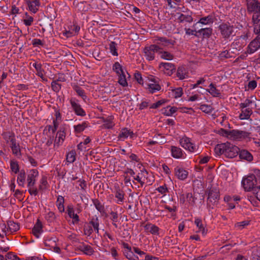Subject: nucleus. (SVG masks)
Segmentation results:
<instances>
[{"label": "nucleus", "mask_w": 260, "mask_h": 260, "mask_svg": "<svg viewBox=\"0 0 260 260\" xmlns=\"http://www.w3.org/2000/svg\"><path fill=\"white\" fill-rule=\"evenodd\" d=\"M214 151L218 155L224 154L226 157L232 158L238 155L239 148L230 143L226 142L217 144L214 148Z\"/></svg>", "instance_id": "1"}, {"label": "nucleus", "mask_w": 260, "mask_h": 260, "mask_svg": "<svg viewBox=\"0 0 260 260\" xmlns=\"http://www.w3.org/2000/svg\"><path fill=\"white\" fill-rule=\"evenodd\" d=\"M219 134L229 139L239 141L250 139L251 134L249 132L239 129L228 130L223 128L219 130Z\"/></svg>", "instance_id": "2"}, {"label": "nucleus", "mask_w": 260, "mask_h": 260, "mask_svg": "<svg viewBox=\"0 0 260 260\" xmlns=\"http://www.w3.org/2000/svg\"><path fill=\"white\" fill-rule=\"evenodd\" d=\"M220 36L224 40H231L236 36L235 28L228 22H222L217 27Z\"/></svg>", "instance_id": "3"}, {"label": "nucleus", "mask_w": 260, "mask_h": 260, "mask_svg": "<svg viewBox=\"0 0 260 260\" xmlns=\"http://www.w3.org/2000/svg\"><path fill=\"white\" fill-rule=\"evenodd\" d=\"M179 144L183 148L190 152L200 153L198 147L192 142L190 138L186 136H184L180 139Z\"/></svg>", "instance_id": "4"}, {"label": "nucleus", "mask_w": 260, "mask_h": 260, "mask_svg": "<svg viewBox=\"0 0 260 260\" xmlns=\"http://www.w3.org/2000/svg\"><path fill=\"white\" fill-rule=\"evenodd\" d=\"M161 48L157 45H150L145 46L143 49V53L145 58L148 61L153 60L155 59V54L159 52Z\"/></svg>", "instance_id": "5"}, {"label": "nucleus", "mask_w": 260, "mask_h": 260, "mask_svg": "<svg viewBox=\"0 0 260 260\" xmlns=\"http://www.w3.org/2000/svg\"><path fill=\"white\" fill-rule=\"evenodd\" d=\"M257 181L254 174H249L247 177L243 178L242 184L244 189L247 191L253 190L254 186L256 184Z\"/></svg>", "instance_id": "6"}, {"label": "nucleus", "mask_w": 260, "mask_h": 260, "mask_svg": "<svg viewBox=\"0 0 260 260\" xmlns=\"http://www.w3.org/2000/svg\"><path fill=\"white\" fill-rule=\"evenodd\" d=\"M247 12L253 14H260V2L257 0H246Z\"/></svg>", "instance_id": "7"}, {"label": "nucleus", "mask_w": 260, "mask_h": 260, "mask_svg": "<svg viewBox=\"0 0 260 260\" xmlns=\"http://www.w3.org/2000/svg\"><path fill=\"white\" fill-rule=\"evenodd\" d=\"M9 134V139L11 142L10 147L12 149V151L13 154L16 156H21V149L20 145L18 143H16V140L15 137V135L13 133Z\"/></svg>", "instance_id": "8"}, {"label": "nucleus", "mask_w": 260, "mask_h": 260, "mask_svg": "<svg viewBox=\"0 0 260 260\" xmlns=\"http://www.w3.org/2000/svg\"><path fill=\"white\" fill-rule=\"evenodd\" d=\"M70 104L73 110L77 115L82 117L86 115L85 111L78 103L77 100L75 99H72L70 100Z\"/></svg>", "instance_id": "9"}, {"label": "nucleus", "mask_w": 260, "mask_h": 260, "mask_svg": "<svg viewBox=\"0 0 260 260\" xmlns=\"http://www.w3.org/2000/svg\"><path fill=\"white\" fill-rule=\"evenodd\" d=\"M159 67L165 74L168 76H171L176 70L175 65L169 62H160Z\"/></svg>", "instance_id": "10"}, {"label": "nucleus", "mask_w": 260, "mask_h": 260, "mask_svg": "<svg viewBox=\"0 0 260 260\" xmlns=\"http://www.w3.org/2000/svg\"><path fill=\"white\" fill-rule=\"evenodd\" d=\"M219 200V192L216 188H211L208 193L207 201L215 204Z\"/></svg>", "instance_id": "11"}, {"label": "nucleus", "mask_w": 260, "mask_h": 260, "mask_svg": "<svg viewBox=\"0 0 260 260\" xmlns=\"http://www.w3.org/2000/svg\"><path fill=\"white\" fill-rule=\"evenodd\" d=\"M39 172L36 169L30 170L27 176V187H33L36 183V178L38 176Z\"/></svg>", "instance_id": "12"}, {"label": "nucleus", "mask_w": 260, "mask_h": 260, "mask_svg": "<svg viewBox=\"0 0 260 260\" xmlns=\"http://www.w3.org/2000/svg\"><path fill=\"white\" fill-rule=\"evenodd\" d=\"M66 138V133L64 128H60L56 133V137L54 140V147H59L63 142Z\"/></svg>", "instance_id": "13"}, {"label": "nucleus", "mask_w": 260, "mask_h": 260, "mask_svg": "<svg viewBox=\"0 0 260 260\" xmlns=\"http://www.w3.org/2000/svg\"><path fill=\"white\" fill-rule=\"evenodd\" d=\"M260 48V33L253 41H252L248 46V52L249 53H253Z\"/></svg>", "instance_id": "14"}, {"label": "nucleus", "mask_w": 260, "mask_h": 260, "mask_svg": "<svg viewBox=\"0 0 260 260\" xmlns=\"http://www.w3.org/2000/svg\"><path fill=\"white\" fill-rule=\"evenodd\" d=\"M180 202L184 204L186 202L190 206H193L195 204V199L190 192L181 194L180 196Z\"/></svg>", "instance_id": "15"}, {"label": "nucleus", "mask_w": 260, "mask_h": 260, "mask_svg": "<svg viewBox=\"0 0 260 260\" xmlns=\"http://www.w3.org/2000/svg\"><path fill=\"white\" fill-rule=\"evenodd\" d=\"M43 232V225L41 220L37 219L31 230V233L37 238H39L41 234Z\"/></svg>", "instance_id": "16"}, {"label": "nucleus", "mask_w": 260, "mask_h": 260, "mask_svg": "<svg viewBox=\"0 0 260 260\" xmlns=\"http://www.w3.org/2000/svg\"><path fill=\"white\" fill-rule=\"evenodd\" d=\"M26 4L29 11L33 13H36L40 6V0H26Z\"/></svg>", "instance_id": "17"}, {"label": "nucleus", "mask_w": 260, "mask_h": 260, "mask_svg": "<svg viewBox=\"0 0 260 260\" xmlns=\"http://www.w3.org/2000/svg\"><path fill=\"white\" fill-rule=\"evenodd\" d=\"M174 173L175 176L180 180L186 179L188 175V172L186 170L178 166L174 169Z\"/></svg>", "instance_id": "18"}, {"label": "nucleus", "mask_w": 260, "mask_h": 260, "mask_svg": "<svg viewBox=\"0 0 260 260\" xmlns=\"http://www.w3.org/2000/svg\"><path fill=\"white\" fill-rule=\"evenodd\" d=\"M170 151L172 156L175 158L180 159L184 157L185 153L180 147L171 146Z\"/></svg>", "instance_id": "19"}, {"label": "nucleus", "mask_w": 260, "mask_h": 260, "mask_svg": "<svg viewBox=\"0 0 260 260\" xmlns=\"http://www.w3.org/2000/svg\"><path fill=\"white\" fill-rule=\"evenodd\" d=\"M252 20L254 27V31L255 34L260 33V14H253Z\"/></svg>", "instance_id": "20"}, {"label": "nucleus", "mask_w": 260, "mask_h": 260, "mask_svg": "<svg viewBox=\"0 0 260 260\" xmlns=\"http://www.w3.org/2000/svg\"><path fill=\"white\" fill-rule=\"evenodd\" d=\"M30 65H32L33 67H34L37 71L36 75L40 77L42 80L47 81V79L44 76V70L42 68V64L41 63H38L37 62H35L34 63H30Z\"/></svg>", "instance_id": "21"}, {"label": "nucleus", "mask_w": 260, "mask_h": 260, "mask_svg": "<svg viewBox=\"0 0 260 260\" xmlns=\"http://www.w3.org/2000/svg\"><path fill=\"white\" fill-rule=\"evenodd\" d=\"M134 135V133L133 131H131L130 129H128L127 128H123L120 131L119 134L118 135V138L120 140L123 141L128 136H130L131 138H133V136Z\"/></svg>", "instance_id": "22"}, {"label": "nucleus", "mask_w": 260, "mask_h": 260, "mask_svg": "<svg viewBox=\"0 0 260 260\" xmlns=\"http://www.w3.org/2000/svg\"><path fill=\"white\" fill-rule=\"evenodd\" d=\"M213 29L211 27H207L201 28L196 31V34H198V37L202 36L203 38H209L212 35Z\"/></svg>", "instance_id": "23"}, {"label": "nucleus", "mask_w": 260, "mask_h": 260, "mask_svg": "<svg viewBox=\"0 0 260 260\" xmlns=\"http://www.w3.org/2000/svg\"><path fill=\"white\" fill-rule=\"evenodd\" d=\"M241 113L239 115V118L241 120L249 119L252 114V110L250 108H243L241 109Z\"/></svg>", "instance_id": "24"}, {"label": "nucleus", "mask_w": 260, "mask_h": 260, "mask_svg": "<svg viewBox=\"0 0 260 260\" xmlns=\"http://www.w3.org/2000/svg\"><path fill=\"white\" fill-rule=\"evenodd\" d=\"M89 224L91 225L93 230L96 233L99 234V225L100 221L99 218L96 216L92 217L88 222Z\"/></svg>", "instance_id": "25"}, {"label": "nucleus", "mask_w": 260, "mask_h": 260, "mask_svg": "<svg viewBox=\"0 0 260 260\" xmlns=\"http://www.w3.org/2000/svg\"><path fill=\"white\" fill-rule=\"evenodd\" d=\"M79 249L84 253L89 255H92L94 252L93 249L91 246L84 243L79 245Z\"/></svg>", "instance_id": "26"}, {"label": "nucleus", "mask_w": 260, "mask_h": 260, "mask_svg": "<svg viewBox=\"0 0 260 260\" xmlns=\"http://www.w3.org/2000/svg\"><path fill=\"white\" fill-rule=\"evenodd\" d=\"M239 157L242 159L246 160L248 161H251L253 160V156L246 150H239Z\"/></svg>", "instance_id": "27"}, {"label": "nucleus", "mask_w": 260, "mask_h": 260, "mask_svg": "<svg viewBox=\"0 0 260 260\" xmlns=\"http://www.w3.org/2000/svg\"><path fill=\"white\" fill-rule=\"evenodd\" d=\"M88 126V122L84 121L81 124L74 126V132L76 134H80L84 131V129Z\"/></svg>", "instance_id": "28"}, {"label": "nucleus", "mask_w": 260, "mask_h": 260, "mask_svg": "<svg viewBox=\"0 0 260 260\" xmlns=\"http://www.w3.org/2000/svg\"><path fill=\"white\" fill-rule=\"evenodd\" d=\"M146 88L150 93H153L157 91L160 90L161 87L159 84L156 83V82H154V83L148 84L147 86L146 87Z\"/></svg>", "instance_id": "29"}, {"label": "nucleus", "mask_w": 260, "mask_h": 260, "mask_svg": "<svg viewBox=\"0 0 260 260\" xmlns=\"http://www.w3.org/2000/svg\"><path fill=\"white\" fill-rule=\"evenodd\" d=\"M145 230L152 234H158L159 228L154 224L147 223L144 226Z\"/></svg>", "instance_id": "30"}, {"label": "nucleus", "mask_w": 260, "mask_h": 260, "mask_svg": "<svg viewBox=\"0 0 260 260\" xmlns=\"http://www.w3.org/2000/svg\"><path fill=\"white\" fill-rule=\"evenodd\" d=\"M139 175L140 177H142V180H144V184L145 183H149V184H151L152 183L153 180H151L149 179L148 177V172L146 171L145 169H143L140 170V172H139Z\"/></svg>", "instance_id": "31"}, {"label": "nucleus", "mask_w": 260, "mask_h": 260, "mask_svg": "<svg viewBox=\"0 0 260 260\" xmlns=\"http://www.w3.org/2000/svg\"><path fill=\"white\" fill-rule=\"evenodd\" d=\"M8 232L13 233L20 229L19 225L18 223L14 222L13 221H8L7 222Z\"/></svg>", "instance_id": "32"}, {"label": "nucleus", "mask_w": 260, "mask_h": 260, "mask_svg": "<svg viewBox=\"0 0 260 260\" xmlns=\"http://www.w3.org/2000/svg\"><path fill=\"white\" fill-rule=\"evenodd\" d=\"M209 88L207 89V91L210 93L211 95L214 97H218L220 96V90L216 88L215 85L213 83H211L209 85Z\"/></svg>", "instance_id": "33"}, {"label": "nucleus", "mask_w": 260, "mask_h": 260, "mask_svg": "<svg viewBox=\"0 0 260 260\" xmlns=\"http://www.w3.org/2000/svg\"><path fill=\"white\" fill-rule=\"evenodd\" d=\"M64 198L61 196H58L56 202V205L58 208V210L61 213H62L64 211Z\"/></svg>", "instance_id": "34"}, {"label": "nucleus", "mask_w": 260, "mask_h": 260, "mask_svg": "<svg viewBox=\"0 0 260 260\" xmlns=\"http://www.w3.org/2000/svg\"><path fill=\"white\" fill-rule=\"evenodd\" d=\"M109 219L112 221V224L116 228L118 227L116 222L118 221V214L116 211H111L109 212Z\"/></svg>", "instance_id": "35"}, {"label": "nucleus", "mask_w": 260, "mask_h": 260, "mask_svg": "<svg viewBox=\"0 0 260 260\" xmlns=\"http://www.w3.org/2000/svg\"><path fill=\"white\" fill-rule=\"evenodd\" d=\"M177 76L180 80H183L187 77V72L184 67H179L177 71Z\"/></svg>", "instance_id": "36"}, {"label": "nucleus", "mask_w": 260, "mask_h": 260, "mask_svg": "<svg viewBox=\"0 0 260 260\" xmlns=\"http://www.w3.org/2000/svg\"><path fill=\"white\" fill-rule=\"evenodd\" d=\"M125 193L123 191L120 189L117 190L115 193V197L117 199L116 203L118 204H122L124 200Z\"/></svg>", "instance_id": "37"}, {"label": "nucleus", "mask_w": 260, "mask_h": 260, "mask_svg": "<svg viewBox=\"0 0 260 260\" xmlns=\"http://www.w3.org/2000/svg\"><path fill=\"white\" fill-rule=\"evenodd\" d=\"M92 203L95 206L96 209L101 213H104L105 212V209L104 204H102L98 199H92Z\"/></svg>", "instance_id": "38"}, {"label": "nucleus", "mask_w": 260, "mask_h": 260, "mask_svg": "<svg viewBox=\"0 0 260 260\" xmlns=\"http://www.w3.org/2000/svg\"><path fill=\"white\" fill-rule=\"evenodd\" d=\"M178 20L179 22L182 23L183 22H192L193 21V18L191 15H185L184 14H180Z\"/></svg>", "instance_id": "39"}, {"label": "nucleus", "mask_w": 260, "mask_h": 260, "mask_svg": "<svg viewBox=\"0 0 260 260\" xmlns=\"http://www.w3.org/2000/svg\"><path fill=\"white\" fill-rule=\"evenodd\" d=\"M25 178V171L23 170H21L18 175L17 179V183L19 186H24Z\"/></svg>", "instance_id": "40"}, {"label": "nucleus", "mask_w": 260, "mask_h": 260, "mask_svg": "<svg viewBox=\"0 0 260 260\" xmlns=\"http://www.w3.org/2000/svg\"><path fill=\"white\" fill-rule=\"evenodd\" d=\"M214 22V18L212 15H208L206 17H202L200 19L198 23L203 24H209Z\"/></svg>", "instance_id": "41"}, {"label": "nucleus", "mask_w": 260, "mask_h": 260, "mask_svg": "<svg viewBox=\"0 0 260 260\" xmlns=\"http://www.w3.org/2000/svg\"><path fill=\"white\" fill-rule=\"evenodd\" d=\"M194 223L199 228V232H201L203 235L206 234L207 232L204 226L201 219L197 218L195 219Z\"/></svg>", "instance_id": "42"}, {"label": "nucleus", "mask_w": 260, "mask_h": 260, "mask_svg": "<svg viewBox=\"0 0 260 260\" xmlns=\"http://www.w3.org/2000/svg\"><path fill=\"white\" fill-rule=\"evenodd\" d=\"M74 89L76 92L77 94L81 96L83 101L86 102V100H88V98L85 94V91L81 87L78 86H76L74 88Z\"/></svg>", "instance_id": "43"}, {"label": "nucleus", "mask_w": 260, "mask_h": 260, "mask_svg": "<svg viewBox=\"0 0 260 260\" xmlns=\"http://www.w3.org/2000/svg\"><path fill=\"white\" fill-rule=\"evenodd\" d=\"M76 152L75 150H72L66 155V160L69 163H73L76 160Z\"/></svg>", "instance_id": "44"}, {"label": "nucleus", "mask_w": 260, "mask_h": 260, "mask_svg": "<svg viewBox=\"0 0 260 260\" xmlns=\"http://www.w3.org/2000/svg\"><path fill=\"white\" fill-rule=\"evenodd\" d=\"M112 69L117 75L123 74L125 72L122 68V66L118 62H115L114 63V64L113 65Z\"/></svg>", "instance_id": "45"}, {"label": "nucleus", "mask_w": 260, "mask_h": 260, "mask_svg": "<svg viewBox=\"0 0 260 260\" xmlns=\"http://www.w3.org/2000/svg\"><path fill=\"white\" fill-rule=\"evenodd\" d=\"M178 110V108L176 107H170L168 106L164 109L163 114L166 116H172L174 113H175Z\"/></svg>", "instance_id": "46"}, {"label": "nucleus", "mask_w": 260, "mask_h": 260, "mask_svg": "<svg viewBox=\"0 0 260 260\" xmlns=\"http://www.w3.org/2000/svg\"><path fill=\"white\" fill-rule=\"evenodd\" d=\"M159 54H160V58L164 59L171 60L174 58V55L168 51H159Z\"/></svg>", "instance_id": "47"}, {"label": "nucleus", "mask_w": 260, "mask_h": 260, "mask_svg": "<svg viewBox=\"0 0 260 260\" xmlns=\"http://www.w3.org/2000/svg\"><path fill=\"white\" fill-rule=\"evenodd\" d=\"M124 254L128 260H140L139 257L136 255L132 250L125 251Z\"/></svg>", "instance_id": "48"}, {"label": "nucleus", "mask_w": 260, "mask_h": 260, "mask_svg": "<svg viewBox=\"0 0 260 260\" xmlns=\"http://www.w3.org/2000/svg\"><path fill=\"white\" fill-rule=\"evenodd\" d=\"M118 83L121 85L123 87H125L127 86V82L126 79V75L125 72L123 74H119L118 75Z\"/></svg>", "instance_id": "49"}, {"label": "nucleus", "mask_w": 260, "mask_h": 260, "mask_svg": "<svg viewBox=\"0 0 260 260\" xmlns=\"http://www.w3.org/2000/svg\"><path fill=\"white\" fill-rule=\"evenodd\" d=\"M7 232H8V229L7 225L4 223H0V237L4 238L7 236Z\"/></svg>", "instance_id": "50"}, {"label": "nucleus", "mask_w": 260, "mask_h": 260, "mask_svg": "<svg viewBox=\"0 0 260 260\" xmlns=\"http://www.w3.org/2000/svg\"><path fill=\"white\" fill-rule=\"evenodd\" d=\"M117 44L114 42H111L109 44V49L111 54L114 56H118V54L117 49Z\"/></svg>", "instance_id": "51"}, {"label": "nucleus", "mask_w": 260, "mask_h": 260, "mask_svg": "<svg viewBox=\"0 0 260 260\" xmlns=\"http://www.w3.org/2000/svg\"><path fill=\"white\" fill-rule=\"evenodd\" d=\"M83 231L85 235L87 236H90L93 233V229L91 226V225L89 224V223H87L84 225Z\"/></svg>", "instance_id": "52"}, {"label": "nucleus", "mask_w": 260, "mask_h": 260, "mask_svg": "<svg viewBox=\"0 0 260 260\" xmlns=\"http://www.w3.org/2000/svg\"><path fill=\"white\" fill-rule=\"evenodd\" d=\"M200 109L203 112L207 114L211 113L213 110L211 106L206 104L201 105L200 106Z\"/></svg>", "instance_id": "53"}, {"label": "nucleus", "mask_w": 260, "mask_h": 260, "mask_svg": "<svg viewBox=\"0 0 260 260\" xmlns=\"http://www.w3.org/2000/svg\"><path fill=\"white\" fill-rule=\"evenodd\" d=\"M10 168L13 172L17 173L19 170V167L18 162L16 161L11 160Z\"/></svg>", "instance_id": "54"}, {"label": "nucleus", "mask_w": 260, "mask_h": 260, "mask_svg": "<svg viewBox=\"0 0 260 260\" xmlns=\"http://www.w3.org/2000/svg\"><path fill=\"white\" fill-rule=\"evenodd\" d=\"M45 218L48 222H52L55 220L56 216L54 212L49 211L46 214Z\"/></svg>", "instance_id": "55"}, {"label": "nucleus", "mask_w": 260, "mask_h": 260, "mask_svg": "<svg viewBox=\"0 0 260 260\" xmlns=\"http://www.w3.org/2000/svg\"><path fill=\"white\" fill-rule=\"evenodd\" d=\"M172 94L175 98H178L183 94V90L181 87H178L172 90Z\"/></svg>", "instance_id": "56"}, {"label": "nucleus", "mask_w": 260, "mask_h": 260, "mask_svg": "<svg viewBox=\"0 0 260 260\" xmlns=\"http://www.w3.org/2000/svg\"><path fill=\"white\" fill-rule=\"evenodd\" d=\"M52 90L56 92H58L61 89V84L53 80L51 84Z\"/></svg>", "instance_id": "57"}, {"label": "nucleus", "mask_w": 260, "mask_h": 260, "mask_svg": "<svg viewBox=\"0 0 260 260\" xmlns=\"http://www.w3.org/2000/svg\"><path fill=\"white\" fill-rule=\"evenodd\" d=\"M155 41H159V44L164 46H168L171 44L170 41L165 37H157Z\"/></svg>", "instance_id": "58"}, {"label": "nucleus", "mask_w": 260, "mask_h": 260, "mask_svg": "<svg viewBox=\"0 0 260 260\" xmlns=\"http://www.w3.org/2000/svg\"><path fill=\"white\" fill-rule=\"evenodd\" d=\"M252 103V101L249 99H246L243 103H240L239 107L240 109L249 108V106Z\"/></svg>", "instance_id": "59"}, {"label": "nucleus", "mask_w": 260, "mask_h": 260, "mask_svg": "<svg viewBox=\"0 0 260 260\" xmlns=\"http://www.w3.org/2000/svg\"><path fill=\"white\" fill-rule=\"evenodd\" d=\"M249 224V221L244 220L241 222H237L235 224V226L238 228L239 230H242L245 226L248 225Z\"/></svg>", "instance_id": "60"}, {"label": "nucleus", "mask_w": 260, "mask_h": 260, "mask_svg": "<svg viewBox=\"0 0 260 260\" xmlns=\"http://www.w3.org/2000/svg\"><path fill=\"white\" fill-rule=\"evenodd\" d=\"M156 190L160 193L164 195H165L166 193L168 192V189L167 188V185L165 184L164 185L160 186L159 187H157Z\"/></svg>", "instance_id": "61"}, {"label": "nucleus", "mask_w": 260, "mask_h": 260, "mask_svg": "<svg viewBox=\"0 0 260 260\" xmlns=\"http://www.w3.org/2000/svg\"><path fill=\"white\" fill-rule=\"evenodd\" d=\"M135 78L140 84H143V80L142 77V75L139 72H137L135 73Z\"/></svg>", "instance_id": "62"}, {"label": "nucleus", "mask_w": 260, "mask_h": 260, "mask_svg": "<svg viewBox=\"0 0 260 260\" xmlns=\"http://www.w3.org/2000/svg\"><path fill=\"white\" fill-rule=\"evenodd\" d=\"M6 260H21L17 255L12 253H8L6 255Z\"/></svg>", "instance_id": "63"}, {"label": "nucleus", "mask_w": 260, "mask_h": 260, "mask_svg": "<svg viewBox=\"0 0 260 260\" xmlns=\"http://www.w3.org/2000/svg\"><path fill=\"white\" fill-rule=\"evenodd\" d=\"M253 191L256 199L260 201V186L255 187Z\"/></svg>", "instance_id": "64"}]
</instances>
